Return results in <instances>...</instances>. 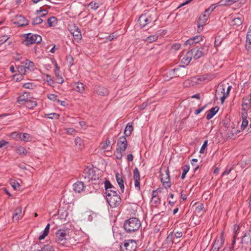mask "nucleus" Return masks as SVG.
Returning <instances> with one entry per match:
<instances>
[{
	"instance_id": "864d4df0",
	"label": "nucleus",
	"mask_w": 251,
	"mask_h": 251,
	"mask_svg": "<svg viewBox=\"0 0 251 251\" xmlns=\"http://www.w3.org/2000/svg\"><path fill=\"white\" fill-rule=\"evenodd\" d=\"M166 241L167 243L169 244H173V233H170L169 235L167 236Z\"/></svg>"
},
{
	"instance_id": "680f3d73",
	"label": "nucleus",
	"mask_w": 251,
	"mask_h": 251,
	"mask_svg": "<svg viewBox=\"0 0 251 251\" xmlns=\"http://www.w3.org/2000/svg\"><path fill=\"white\" fill-rule=\"evenodd\" d=\"M248 121L247 119L246 120H243L242 125H241V129L242 130H244L248 126Z\"/></svg>"
},
{
	"instance_id": "0eeeda50",
	"label": "nucleus",
	"mask_w": 251,
	"mask_h": 251,
	"mask_svg": "<svg viewBox=\"0 0 251 251\" xmlns=\"http://www.w3.org/2000/svg\"><path fill=\"white\" fill-rule=\"evenodd\" d=\"M156 19L151 18V16H148L147 14L142 15L139 18L138 22L140 26L142 27L151 25L150 26L156 21Z\"/></svg>"
},
{
	"instance_id": "338daca9",
	"label": "nucleus",
	"mask_w": 251,
	"mask_h": 251,
	"mask_svg": "<svg viewBox=\"0 0 251 251\" xmlns=\"http://www.w3.org/2000/svg\"><path fill=\"white\" fill-rule=\"evenodd\" d=\"M203 209V205L202 204L200 203L196 207V210L198 212H200L202 211Z\"/></svg>"
},
{
	"instance_id": "58836bf2",
	"label": "nucleus",
	"mask_w": 251,
	"mask_h": 251,
	"mask_svg": "<svg viewBox=\"0 0 251 251\" xmlns=\"http://www.w3.org/2000/svg\"><path fill=\"white\" fill-rule=\"evenodd\" d=\"M47 22L49 26H52L56 23V18L54 17H51L48 19Z\"/></svg>"
},
{
	"instance_id": "a18cd8bd",
	"label": "nucleus",
	"mask_w": 251,
	"mask_h": 251,
	"mask_svg": "<svg viewBox=\"0 0 251 251\" xmlns=\"http://www.w3.org/2000/svg\"><path fill=\"white\" fill-rule=\"evenodd\" d=\"M157 39L158 36L157 35H152L148 37L146 41L148 42H152L156 41Z\"/></svg>"
},
{
	"instance_id": "69168bd1",
	"label": "nucleus",
	"mask_w": 251,
	"mask_h": 251,
	"mask_svg": "<svg viewBox=\"0 0 251 251\" xmlns=\"http://www.w3.org/2000/svg\"><path fill=\"white\" fill-rule=\"evenodd\" d=\"M180 46H180V44H178V43L174 44L172 45V49H173L175 50H176L180 49Z\"/></svg>"
},
{
	"instance_id": "37998d69",
	"label": "nucleus",
	"mask_w": 251,
	"mask_h": 251,
	"mask_svg": "<svg viewBox=\"0 0 251 251\" xmlns=\"http://www.w3.org/2000/svg\"><path fill=\"white\" fill-rule=\"evenodd\" d=\"M232 23L234 25H235L236 26H239L242 23V20L241 18L239 17H237L234 18L232 20Z\"/></svg>"
},
{
	"instance_id": "a878e982",
	"label": "nucleus",
	"mask_w": 251,
	"mask_h": 251,
	"mask_svg": "<svg viewBox=\"0 0 251 251\" xmlns=\"http://www.w3.org/2000/svg\"><path fill=\"white\" fill-rule=\"evenodd\" d=\"M251 101V96L249 95L243 99L242 108L245 107L248 109Z\"/></svg>"
},
{
	"instance_id": "20e7f679",
	"label": "nucleus",
	"mask_w": 251,
	"mask_h": 251,
	"mask_svg": "<svg viewBox=\"0 0 251 251\" xmlns=\"http://www.w3.org/2000/svg\"><path fill=\"white\" fill-rule=\"evenodd\" d=\"M25 38L23 43L26 46L35 43H40L42 41V37L38 34H34L31 33L26 34Z\"/></svg>"
},
{
	"instance_id": "f3484780",
	"label": "nucleus",
	"mask_w": 251,
	"mask_h": 251,
	"mask_svg": "<svg viewBox=\"0 0 251 251\" xmlns=\"http://www.w3.org/2000/svg\"><path fill=\"white\" fill-rule=\"evenodd\" d=\"M115 176L116 178V181L120 188L122 192L124 193L125 187L124 184L123 177L122 174L117 173L116 174Z\"/></svg>"
},
{
	"instance_id": "4468645a",
	"label": "nucleus",
	"mask_w": 251,
	"mask_h": 251,
	"mask_svg": "<svg viewBox=\"0 0 251 251\" xmlns=\"http://www.w3.org/2000/svg\"><path fill=\"white\" fill-rule=\"evenodd\" d=\"M30 98L29 94L25 92L18 97L17 102L20 104L25 105Z\"/></svg>"
},
{
	"instance_id": "774afa93",
	"label": "nucleus",
	"mask_w": 251,
	"mask_h": 251,
	"mask_svg": "<svg viewBox=\"0 0 251 251\" xmlns=\"http://www.w3.org/2000/svg\"><path fill=\"white\" fill-rule=\"evenodd\" d=\"M182 232L180 231H178L175 232V236L176 238H180L182 236Z\"/></svg>"
},
{
	"instance_id": "de8ad7c7",
	"label": "nucleus",
	"mask_w": 251,
	"mask_h": 251,
	"mask_svg": "<svg viewBox=\"0 0 251 251\" xmlns=\"http://www.w3.org/2000/svg\"><path fill=\"white\" fill-rule=\"evenodd\" d=\"M18 70L21 74H25L27 70L24 65H21L18 67Z\"/></svg>"
},
{
	"instance_id": "f257e3e1",
	"label": "nucleus",
	"mask_w": 251,
	"mask_h": 251,
	"mask_svg": "<svg viewBox=\"0 0 251 251\" xmlns=\"http://www.w3.org/2000/svg\"><path fill=\"white\" fill-rule=\"evenodd\" d=\"M106 201L111 207H118L121 203V199L115 190L105 192Z\"/></svg>"
},
{
	"instance_id": "e2e57ef3",
	"label": "nucleus",
	"mask_w": 251,
	"mask_h": 251,
	"mask_svg": "<svg viewBox=\"0 0 251 251\" xmlns=\"http://www.w3.org/2000/svg\"><path fill=\"white\" fill-rule=\"evenodd\" d=\"M48 232H45V231L43 230L42 234L39 236V239L40 240L44 239L45 238V237L48 235Z\"/></svg>"
},
{
	"instance_id": "79ce46f5",
	"label": "nucleus",
	"mask_w": 251,
	"mask_h": 251,
	"mask_svg": "<svg viewBox=\"0 0 251 251\" xmlns=\"http://www.w3.org/2000/svg\"><path fill=\"white\" fill-rule=\"evenodd\" d=\"M105 188L106 190L105 192H107L108 191H111L110 189L114 188V187L111 184L110 181H106L105 182Z\"/></svg>"
},
{
	"instance_id": "5701e85b",
	"label": "nucleus",
	"mask_w": 251,
	"mask_h": 251,
	"mask_svg": "<svg viewBox=\"0 0 251 251\" xmlns=\"http://www.w3.org/2000/svg\"><path fill=\"white\" fill-rule=\"evenodd\" d=\"M23 64L26 70H28L30 71H33L35 68L34 63L29 59H26Z\"/></svg>"
},
{
	"instance_id": "4be33fe9",
	"label": "nucleus",
	"mask_w": 251,
	"mask_h": 251,
	"mask_svg": "<svg viewBox=\"0 0 251 251\" xmlns=\"http://www.w3.org/2000/svg\"><path fill=\"white\" fill-rule=\"evenodd\" d=\"M201 40V37L200 36H196L192 38H190L187 40L185 44L187 45H192L194 43H197L199 42Z\"/></svg>"
},
{
	"instance_id": "412c9836",
	"label": "nucleus",
	"mask_w": 251,
	"mask_h": 251,
	"mask_svg": "<svg viewBox=\"0 0 251 251\" xmlns=\"http://www.w3.org/2000/svg\"><path fill=\"white\" fill-rule=\"evenodd\" d=\"M97 93L100 96H106L108 94V91L107 88L101 87L97 86L95 88Z\"/></svg>"
},
{
	"instance_id": "49530a36",
	"label": "nucleus",
	"mask_w": 251,
	"mask_h": 251,
	"mask_svg": "<svg viewBox=\"0 0 251 251\" xmlns=\"http://www.w3.org/2000/svg\"><path fill=\"white\" fill-rule=\"evenodd\" d=\"M43 22V20L40 16L36 17L33 19L32 24L33 25H38Z\"/></svg>"
},
{
	"instance_id": "c03bdc74",
	"label": "nucleus",
	"mask_w": 251,
	"mask_h": 251,
	"mask_svg": "<svg viewBox=\"0 0 251 251\" xmlns=\"http://www.w3.org/2000/svg\"><path fill=\"white\" fill-rule=\"evenodd\" d=\"M23 86L26 89H33L36 87V85L33 83L29 82L24 84Z\"/></svg>"
},
{
	"instance_id": "13d9d810",
	"label": "nucleus",
	"mask_w": 251,
	"mask_h": 251,
	"mask_svg": "<svg viewBox=\"0 0 251 251\" xmlns=\"http://www.w3.org/2000/svg\"><path fill=\"white\" fill-rule=\"evenodd\" d=\"M207 140H205L204 141L203 145H202L201 149H200V152L201 153H203L204 152V151L205 150V149H206V148L207 147Z\"/></svg>"
},
{
	"instance_id": "aec40b11",
	"label": "nucleus",
	"mask_w": 251,
	"mask_h": 251,
	"mask_svg": "<svg viewBox=\"0 0 251 251\" xmlns=\"http://www.w3.org/2000/svg\"><path fill=\"white\" fill-rule=\"evenodd\" d=\"M219 108L217 106H215L211 108L207 112L206 119L209 120L211 119L218 111Z\"/></svg>"
},
{
	"instance_id": "bf43d9fd",
	"label": "nucleus",
	"mask_w": 251,
	"mask_h": 251,
	"mask_svg": "<svg viewBox=\"0 0 251 251\" xmlns=\"http://www.w3.org/2000/svg\"><path fill=\"white\" fill-rule=\"evenodd\" d=\"M111 142L109 139H107L105 141V143L102 146V148L104 150L107 149L108 147L110 146Z\"/></svg>"
},
{
	"instance_id": "f8f14e48",
	"label": "nucleus",
	"mask_w": 251,
	"mask_h": 251,
	"mask_svg": "<svg viewBox=\"0 0 251 251\" xmlns=\"http://www.w3.org/2000/svg\"><path fill=\"white\" fill-rule=\"evenodd\" d=\"M224 244L223 233L220 237L217 238L214 242L211 249L210 251H218Z\"/></svg>"
},
{
	"instance_id": "7c9ffc66",
	"label": "nucleus",
	"mask_w": 251,
	"mask_h": 251,
	"mask_svg": "<svg viewBox=\"0 0 251 251\" xmlns=\"http://www.w3.org/2000/svg\"><path fill=\"white\" fill-rule=\"evenodd\" d=\"M37 105V103L35 100H31L30 99L26 102L25 105L29 109H32Z\"/></svg>"
},
{
	"instance_id": "ddd939ff",
	"label": "nucleus",
	"mask_w": 251,
	"mask_h": 251,
	"mask_svg": "<svg viewBox=\"0 0 251 251\" xmlns=\"http://www.w3.org/2000/svg\"><path fill=\"white\" fill-rule=\"evenodd\" d=\"M14 24L17 25L18 26H24L28 25V21L25 18L21 15H17L16 17V21Z\"/></svg>"
},
{
	"instance_id": "4d7b16f0",
	"label": "nucleus",
	"mask_w": 251,
	"mask_h": 251,
	"mask_svg": "<svg viewBox=\"0 0 251 251\" xmlns=\"http://www.w3.org/2000/svg\"><path fill=\"white\" fill-rule=\"evenodd\" d=\"M41 12H42V13L40 15L41 17L45 16L48 14V11L46 10L36 11V13L38 15H40Z\"/></svg>"
},
{
	"instance_id": "393cba45",
	"label": "nucleus",
	"mask_w": 251,
	"mask_h": 251,
	"mask_svg": "<svg viewBox=\"0 0 251 251\" xmlns=\"http://www.w3.org/2000/svg\"><path fill=\"white\" fill-rule=\"evenodd\" d=\"M242 243L247 245L251 244V235L250 233L246 232L242 239Z\"/></svg>"
},
{
	"instance_id": "3c124183",
	"label": "nucleus",
	"mask_w": 251,
	"mask_h": 251,
	"mask_svg": "<svg viewBox=\"0 0 251 251\" xmlns=\"http://www.w3.org/2000/svg\"><path fill=\"white\" fill-rule=\"evenodd\" d=\"M47 97L49 99L52 101H56L57 100V96L54 94H49L48 95Z\"/></svg>"
},
{
	"instance_id": "a211bd4d",
	"label": "nucleus",
	"mask_w": 251,
	"mask_h": 251,
	"mask_svg": "<svg viewBox=\"0 0 251 251\" xmlns=\"http://www.w3.org/2000/svg\"><path fill=\"white\" fill-rule=\"evenodd\" d=\"M226 86L225 85L222 84H219L216 90V96L218 98L219 97L220 99H221V97H222L223 95H224V94L226 93V92H225L226 90Z\"/></svg>"
},
{
	"instance_id": "1a4fd4ad",
	"label": "nucleus",
	"mask_w": 251,
	"mask_h": 251,
	"mask_svg": "<svg viewBox=\"0 0 251 251\" xmlns=\"http://www.w3.org/2000/svg\"><path fill=\"white\" fill-rule=\"evenodd\" d=\"M68 230L67 229L58 230L56 233V240L58 244L64 245L66 242V236Z\"/></svg>"
},
{
	"instance_id": "9d476101",
	"label": "nucleus",
	"mask_w": 251,
	"mask_h": 251,
	"mask_svg": "<svg viewBox=\"0 0 251 251\" xmlns=\"http://www.w3.org/2000/svg\"><path fill=\"white\" fill-rule=\"evenodd\" d=\"M69 29L75 40H80L82 38L80 30L75 24L70 25Z\"/></svg>"
},
{
	"instance_id": "b1692460",
	"label": "nucleus",
	"mask_w": 251,
	"mask_h": 251,
	"mask_svg": "<svg viewBox=\"0 0 251 251\" xmlns=\"http://www.w3.org/2000/svg\"><path fill=\"white\" fill-rule=\"evenodd\" d=\"M22 211V208L21 207H18L15 209L12 217L13 221H18L20 217H21Z\"/></svg>"
},
{
	"instance_id": "f704fd0d",
	"label": "nucleus",
	"mask_w": 251,
	"mask_h": 251,
	"mask_svg": "<svg viewBox=\"0 0 251 251\" xmlns=\"http://www.w3.org/2000/svg\"><path fill=\"white\" fill-rule=\"evenodd\" d=\"M20 139L25 142H28L31 140V137L29 134L25 133L21 136Z\"/></svg>"
},
{
	"instance_id": "09e8293b",
	"label": "nucleus",
	"mask_w": 251,
	"mask_h": 251,
	"mask_svg": "<svg viewBox=\"0 0 251 251\" xmlns=\"http://www.w3.org/2000/svg\"><path fill=\"white\" fill-rule=\"evenodd\" d=\"M65 130L68 134L70 135H75L76 133V131L73 128H66Z\"/></svg>"
},
{
	"instance_id": "2eb2a0df",
	"label": "nucleus",
	"mask_w": 251,
	"mask_h": 251,
	"mask_svg": "<svg viewBox=\"0 0 251 251\" xmlns=\"http://www.w3.org/2000/svg\"><path fill=\"white\" fill-rule=\"evenodd\" d=\"M85 185L83 182L77 181L73 184L74 190L78 193H81L84 189Z\"/></svg>"
},
{
	"instance_id": "9b49d317",
	"label": "nucleus",
	"mask_w": 251,
	"mask_h": 251,
	"mask_svg": "<svg viewBox=\"0 0 251 251\" xmlns=\"http://www.w3.org/2000/svg\"><path fill=\"white\" fill-rule=\"evenodd\" d=\"M161 181L162 182L163 186L166 188H168L171 187L170 184V178L169 171L168 170H166L165 173H161L160 175Z\"/></svg>"
},
{
	"instance_id": "7ed1b4c3",
	"label": "nucleus",
	"mask_w": 251,
	"mask_h": 251,
	"mask_svg": "<svg viewBox=\"0 0 251 251\" xmlns=\"http://www.w3.org/2000/svg\"><path fill=\"white\" fill-rule=\"evenodd\" d=\"M127 142L125 136H122L119 138L117 142V147L115 152V156L116 159H121L123 155V152L127 148Z\"/></svg>"
},
{
	"instance_id": "6ab92c4d",
	"label": "nucleus",
	"mask_w": 251,
	"mask_h": 251,
	"mask_svg": "<svg viewBox=\"0 0 251 251\" xmlns=\"http://www.w3.org/2000/svg\"><path fill=\"white\" fill-rule=\"evenodd\" d=\"M193 58L192 51H188L185 55L182 58L181 63L184 65H188Z\"/></svg>"
},
{
	"instance_id": "a19ab883",
	"label": "nucleus",
	"mask_w": 251,
	"mask_h": 251,
	"mask_svg": "<svg viewBox=\"0 0 251 251\" xmlns=\"http://www.w3.org/2000/svg\"><path fill=\"white\" fill-rule=\"evenodd\" d=\"M140 176L139 170L135 168L133 170V178L134 180H140Z\"/></svg>"
},
{
	"instance_id": "f03ea898",
	"label": "nucleus",
	"mask_w": 251,
	"mask_h": 251,
	"mask_svg": "<svg viewBox=\"0 0 251 251\" xmlns=\"http://www.w3.org/2000/svg\"><path fill=\"white\" fill-rule=\"evenodd\" d=\"M141 226L140 221L136 218H131L125 221L124 227L128 233L134 232Z\"/></svg>"
},
{
	"instance_id": "4c0bfd02",
	"label": "nucleus",
	"mask_w": 251,
	"mask_h": 251,
	"mask_svg": "<svg viewBox=\"0 0 251 251\" xmlns=\"http://www.w3.org/2000/svg\"><path fill=\"white\" fill-rule=\"evenodd\" d=\"M182 173L181 175V179H184L185 177V176L189 170V166L185 165L182 167Z\"/></svg>"
},
{
	"instance_id": "5fc2aeb1",
	"label": "nucleus",
	"mask_w": 251,
	"mask_h": 251,
	"mask_svg": "<svg viewBox=\"0 0 251 251\" xmlns=\"http://www.w3.org/2000/svg\"><path fill=\"white\" fill-rule=\"evenodd\" d=\"M48 118L49 119H58L59 115V114L55 113H52L49 114H48Z\"/></svg>"
},
{
	"instance_id": "ea45409f",
	"label": "nucleus",
	"mask_w": 251,
	"mask_h": 251,
	"mask_svg": "<svg viewBox=\"0 0 251 251\" xmlns=\"http://www.w3.org/2000/svg\"><path fill=\"white\" fill-rule=\"evenodd\" d=\"M16 151H17V153H18L20 155L26 154L27 153V151L25 150V149L21 146L17 148Z\"/></svg>"
},
{
	"instance_id": "6e6d98bb",
	"label": "nucleus",
	"mask_w": 251,
	"mask_h": 251,
	"mask_svg": "<svg viewBox=\"0 0 251 251\" xmlns=\"http://www.w3.org/2000/svg\"><path fill=\"white\" fill-rule=\"evenodd\" d=\"M242 110L243 112L242 113V120H246L247 118L248 114H247V109L245 107L242 108Z\"/></svg>"
},
{
	"instance_id": "8fccbe9b",
	"label": "nucleus",
	"mask_w": 251,
	"mask_h": 251,
	"mask_svg": "<svg viewBox=\"0 0 251 251\" xmlns=\"http://www.w3.org/2000/svg\"><path fill=\"white\" fill-rule=\"evenodd\" d=\"M89 6L91 8L96 10L99 7V4L96 2L92 1L89 3Z\"/></svg>"
},
{
	"instance_id": "cd10ccee",
	"label": "nucleus",
	"mask_w": 251,
	"mask_h": 251,
	"mask_svg": "<svg viewBox=\"0 0 251 251\" xmlns=\"http://www.w3.org/2000/svg\"><path fill=\"white\" fill-rule=\"evenodd\" d=\"M239 0H221L219 3L222 6L230 5Z\"/></svg>"
},
{
	"instance_id": "bb28decb",
	"label": "nucleus",
	"mask_w": 251,
	"mask_h": 251,
	"mask_svg": "<svg viewBox=\"0 0 251 251\" xmlns=\"http://www.w3.org/2000/svg\"><path fill=\"white\" fill-rule=\"evenodd\" d=\"M74 89L77 92L82 93L85 90L84 85L81 82H76L75 83Z\"/></svg>"
},
{
	"instance_id": "39448f33",
	"label": "nucleus",
	"mask_w": 251,
	"mask_h": 251,
	"mask_svg": "<svg viewBox=\"0 0 251 251\" xmlns=\"http://www.w3.org/2000/svg\"><path fill=\"white\" fill-rule=\"evenodd\" d=\"M190 51H192L193 58L196 60L207 54L208 46L205 45L200 48L193 49Z\"/></svg>"
},
{
	"instance_id": "dca6fc26",
	"label": "nucleus",
	"mask_w": 251,
	"mask_h": 251,
	"mask_svg": "<svg viewBox=\"0 0 251 251\" xmlns=\"http://www.w3.org/2000/svg\"><path fill=\"white\" fill-rule=\"evenodd\" d=\"M151 203L152 206L157 207L160 203V199L157 196L156 190L153 191Z\"/></svg>"
},
{
	"instance_id": "0e129e2a",
	"label": "nucleus",
	"mask_w": 251,
	"mask_h": 251,
	"mask_svg": "<svg viewBox=\"0 0 251 251\" xmlns=\"http://www.w3.org/2000/svg\"><path fill=\"white\" fill-rule=\"evenodd\" d=\"M140 180H134V186L135 188L137 189L138 190H140Z\"/></svg>"
},
{
	"instance_id": "2f4dec72",
	"label": "nucleus",
	"mask_w": 251,
	"mask_h": 251,
	"mask_svg": "<svg viewBox=\"0 0 251 251\" xmlns=\"http://www.w3.org/2000/svg\"><path fill=\"white\" fill-rule=\"evenodd\" d=\"M240 227L239 226H234V235L233 236V239L232 242V249H233V246L235 244V240L237 236L238 233V230H239Z\"/></svg>"
},
{
	"instance_id": "052dcab7",
	"label": "nucleus",
	"mask_w": 251,
	"mask_h": 251,
	"mask_svg": "<svg viewBox=\"0 0 251 251\" xmlns=\"http://www.w3.org/2000/svg\"><path fill=\"white\" fill-rule=\"evenodd\" d=\"M215 8L216 6L214 5H211L208 9L205 10V13H208L210 15Z\"/></svg>"
},
{
	"instance_id": "e433bc0d",
	"label": "nucleus",
	"mask_w": 251,
	"mask_h": 251,
	"mask_svg": "<svg viewBox=\"0 0 251 251\" xmlns=\"http://www.w3.org/2000/svg\"><path fill=\"white\" fill-rule=\"evenodd\" d=\"M246 48L248 50H251V36L246 37Z\"/></svg>"
},
{
	"instance_id": "423d86ee",
	"label": "nucleus",
	"mask_w": 251,
	"mask_h": 251,
	"mask_svg": "<svg viewBox=\"0 0 251 251\" xmlns=\"http://www.w3.org/2000/svg\"><path fill=\"white\" fill-rule=\"evenodd\" d=\"M137 243L133 240H125L123 244L120 245L121 251H136Z\"/></svg>"
},
{
	"instance_id": "c756f323",
	"label": "nucleus",
	"mask_w": 251,
	"mask_h": 251,
	"mask_svg": "<svg viewBox=\"0 0 251 251\" xmlns=\"http://www.w3.org/2000/svg\"><path fill=\"white\" fill-rule=\"evenodd\" d=\"M209 16V14L208 13H205L204 12L200 16L199 18V22H200L201 24H204L207 20Z\"/></svg>"
},
{
	"instance_id": "473e14b6",
	"label": "nucleus",
	"mask_w": 251,
	"mask_h": 251,
	"mask_svg": "<svg viewBox=\"0 0 251 251\" xmlns=\"http://www.w3.org/2000/svg\"><path fill=\"white\" fill-rule=\"evenodd\" d=\"M231 88H232L231 86H228L227 87V88H226V93L224 94V95H223L222 97H221V102L222 103L224 102L226 98L228 96L229 92H230Z\"/></svg>"
},
{
	"instance_id": "c85d7f7f",
	"label": "nucleus",
	"mask_w": 251,
	"mask_h": 251,
	"mask_svg": "<svg viewBox=\"0 0 251 251\" xmlns=\"http://www.w3.org/2000/svg\"><path fill=\"white\" fill-rule=\"evenodd\" d=\"M133 130V127L132 125L128 123L126 125L124 131V134L125 136L127 137L131 135V132Z\"/></svg>"
},
{
	"instance_id": "603ef678",
	"label": "nucleus",
	"mask_w": 251,
	"mask_h": 251,
	"mask_svg": "<svg viewBox=\"0 0 251 251\" xmlns=\"http://www.w3.org/2000/svg\"><path fill=\"white\" fill-rule=\"evenodd\" d=\"M75 144L76 146H78L79 148H81L82 141L80 138L77 137L75 141Z\"/></svg>"
},
{
	"instance_id": "c9c22d12",
	"label": "nucleus",
	"mask_w": 251,
	"mask_h": 251,
	"mask_svg": "<svg viewBox=\"0 0 251 251\" xmlns=\"http://www.w3.org/2000/svg\"><path fill=\"white\" fill-rule=\"evenodd\" d=\"M40 251H55L54 248L50 245H46L41 248Z\"/></svg>"
},
{
	"instance_id": "72a5a7b5",
	"label": "nucleus",
	"mask_w": 251,
	"mask_h": 251,
	"mask_svg": "<svg viewBox=\"0 0 251 251\" xmlns=\"http://www.w3.org/2000/svg\"><path fill=\"white\" fill-rule=\"evenodd\" d=\"M9 182H10V184H11V185L12 186V187L13 188V189L15 190H16L20 188V185L19 183L17 181H16L15 180L10 179Z\"/></svg>"
},
{
	"instance_id": "6e6552de",
	"label": "nucleus",
	"mask_w": 251,
	"mask_h": 251,
	"mask_svg": "<svg viewBox=\"0 0 251 251\" xmlns=\"http://www.w3.org/2000/svg\"><path fill=\"white\" fill-rule=\"evenodd\" d=\"M86 181L89 182L90 180H96L99 179V176L96 174L93 169L86 168L82 175Z\"/></svg>"
}]
</instances>
